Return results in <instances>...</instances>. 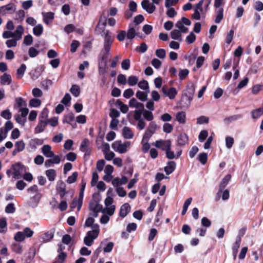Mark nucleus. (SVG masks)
I'll list each match as a JSON object with an SVG mask.
<instances>
[{
  "label": "nucleus",
  "instance_id": "obj_52",
  "mask_svg": "<svg viewBox=\"0 0 263 263\" xmlns=\"http://www.w3.org/2000/svg\"><path fill=\"white\" fill-rule=\"evenodd\" d=\"M14 118L16 122L22 125H24L27 121L26 118L23 117L20 115H14Z\"/></svg>",
  "mask_w": 263,
  "mask_h": 263
},
{
  "label": "nucleus",
  "instance_id": "obj_21",
  "mask_svg": "<svg viewBox=\"0 0 263 263\" xmlns=\"http://www.w3.org/2000/svg\"><path fill=\"white\" fill-rule=\"evenodd\" d=\"M176 167V163L174 161H169L167 166L164 167V171L167 175L172 173Z\"/></svg>",
  "mask_w": 263,
  "mask_h": 263
},
{
  "label": "nucleus",
  "instance_id": "obj_47",
  "mask_svg": "<svg viewBox=\"0 0 263 263\" xmlns=\"http://www.w3.org/2000/svg\"><path fill=\"white\" fill-rule=\"evenodd\" d=\"M12 249L13 251L17 254H21L22 252V246L17 243H13L12 245Z\"/></svg>",
  "mask_w": 263,
  "mask_h": 263
},
{
  "label": "nucleus",
  "instance_id": "obj_2",
  "mask_svg": "<svg viewBox=\"0 0 263 263\" xmlns=\"http://www.w3.org/2000/svg\"><path fill=\"white\" fill-rule=\"evenodd\" d=\"M26 171L25 167L20 162L16 163L12 165L11 168L7 170L6 174L9 177L13 175L14 179H18Z\"/></svg>",
  "mask_w": 263,
  "mask_h": 263
},
{
  "label": "nucleus",
  "instance_id": "obj_63",
  "mask_svg": "<svg viewBox=\"0 0 263 263\" xmlns=\"http://www.w3.org/2000/svg\"><path fill=\"white\" fill-rule=\"evenodd\" d=\"M66 158L68 161H74L77 158V154L73 152H69L66 154Z\"/></svg>",
  "mask_w": 263,
  "mask_h": 263
},
{
  "label": "nucleus",
  "instance_id": "obj_5",
  "mask_svg": "<svg viewBox=\"0 0 263 263\" xmlns=\"http://www.w3.org/2000/svg\"><path fill=\"white\" fill-rule=\"evenodd\" d=\"M157 128V125L155 122H150L143 136V141L148 140L155 133Z\"/></svg>",
  "mask_w": 263,
  "mask_h": 263
},
{
  "label": "nucleus",
  "instance_id": "obj_18",
  "mask_svg": "<svg viewBox=\"0 0 263 263\" xmlns=\"http://www.w3.org/2000/svg\"><path fill=\"white\" fill-rule=\"evenodd\" d=\"M188 142V136L186 134H180L177 138V144L180 146H183Z\"/></svg>",
  "mask_w": 263,
  "mask_h": 263
},
{
  "label": "nucleus",
  "instance_id": "obj_32",
  "mask_svg": "<svg viewBox=\"0 0 263 263\" xmlns=\"http://www.w3.org/2000/svg\"><path fill=\"white\" fill-rule=\"evenodd\" d=\"M252 117L253 119H256L263 115V108H258L253 110L251 111Z\"/></svg>",
  "mask_w": 263,
  "mask_h": 263
},
{
  "label": "nucleus",
  "instance_id": "obj_31",
  "mask_svg": "<svg viewBox=\"0 0 263 263\" xmlns=\"http://www.w3.org/2000/svg\"><path fill=\"white\" fill-rule=\"evenodd\" d=\"M146 91H141L140 90L136 92V97L141 101H145L147 99V94Z\"/></svg>",
  "mask_w": 263,
  "mask_h": 263
},
{
  "label": "nucleus",
  "instance_id": "obj_25",
  "mask_svg": "<svg viewBox=\"0 0 263 263\" xmlns=\"http://www.w3.org/2000/svg\"><path fill=\"white\" fill-rule=\"evenodd\" d=\"M231 178V176L230 174H228L222 179L219 185V192H221L227 186Z\"/></svg>",
  "mask_w": 263,
  "mask_h": 263
},
{
  "label": "nucleus",
  "instance_id": "obj_40",
  "mask_svg": "<svg viewBox=\"0 0 263 263\" xmlns=\"http://www.w3.org/2000/svg\"><path fill=\"white\" fill-rule=\"evenodd\" d=\"M14 239L15 241L18 242H22L25 239V234L23 232H17L14 237Z\"/></svg>",
  "mask_w": 263,
  "mask_h": 263
},
{
  "label": "nucleus",
  "instance_id": "obj_8",
  "mask_svg": "<svg viewBox=\"0 0 263 263\" xmlns=\"http://www.w3.org/2000/svg\"><path fill=\"white\" fill-rule=\"evenodd\" d=\"M141 6L142 8L149 13H153L156 9V7L148 0H143L141 3Z\"/></svg>",
  "mask_w": 263,
  "mask_h": 263
},
{
  "label": "nucleus",
  "instance_id": "obj_17",
  "mask_svg": "<svg viewBox=\"0 0 263 263\" xmlns=\"http://www.w3.org/2000/svg\"><path fill=\"white\" fill-rule=\"evenodd\" d=\"M127 181L128 179L126 176H123L121 178H115L112 181V184L115 187H118L120 185L126 184Z\"/></svg>",
  "mask_w": 263,
  "mask_h": 263
},
{
  "label": "nucleus",
  "instance_id": "obj_23",
  "mask_svg": "<svg viewBox=\"0 0 263 263\" xmlns=\"http://www.w3.org/2000/svg\"><path fill=\"white\" fill-rule=\"evenodd\" d=\"M181 32L177 29H174L171 32V38L175 40L182 41Z\"/></svg>",
  "mask_w": 263,
  "mask_h": 263
},
{
  "label": "nucleus",
  "instance_id": "obj_42",
  "mask_svg": "<svg viewBox=\"0 0 263 263\" xmlns=\"http://www.w3.org/2000/svg\"><path fill=\"white\" fill-rule=\"evenodd\" d=\"M82 202H81V204H80L79 200L77 198L73 199L72 202L71 203L70 205V207L71 209L78 208V210L79 211L82 205Z\"/></svg>",
  "mask_w": 263,
  "mask_h": 263
},
{
  "label": "nucleus",
  "instance_id": "obj_64",
  "mask_svg": "<svg viewBox=\"0 0 263 263\" xmlns=\"http://www.w3.org/2000/svg\"><path fill=\"white\" fill-rule=\"evenodd\" d=\"M134 94V92L131 88L126 89L123 93V96L126 99H129L132 97Z\"/></svg>",
  "mask_w": 263,
  "mask_h": 263
},
{
  "label": "nucleus",
  "instance_id": "obj_35",
  "mask_svg": "<svg viewBox=\"0 0 263 263\" xmlns=\"http://www.w3.org/2000/svg\"><path fill=\"white\" fill-rule=\"evenodd\" d=\"M240 241H241V238L238 237L235 241V243H234V245L233 247V252L234 259H235V258L236 257L238 249L240 246Z\"/></svg>",
  "mask_w": 263,
  "mask_h": 263
},
{
  "label": "nucleus",
  "instance_id": "obj_62",
  "mask_svg": "<svg viewBox=\"0 0 263 263\" xmlns=\"http://www.w3.org/2000/svg\"><path fill=\"white\" fill-rule=\"evenodd\" d=\"M15 211L14 205L12 203L8 204L5 209V211L7 213H13Z\"/></svg>",
  "mask_w": 263,
  "mask_h": 263
},
{
  "label": "nucleus",
  "instance_id": "obj_60",
  "mask_svg": "<svg viewBox=\"0 0 263 263\" xmlns=\"http://www.w3.org/2000/svg\"><path fill=\"white\" fill-rule=\"evenodd\" d=\"M209 119L208 117L202 116L197 118V123L198 124H202L203 123H208Z\"/></svg>",
  "mask_w": 263,
  "mask_h": 263
},
{
  "label": "nucleus",
  "instance_id": "obj_48",
  "mask_svg": "<svg viewBox=\"0 0 263 263\" xmlns=\"http://www.w3.org/2000/svg\"><path fill=\"white\" fill-rule=\"evenodd\" d=\"M78 176V174L77 172H74L72 174L69 176L67 179V182L69 184H71L75 181H76L77 178Z\"/></svg>",
  "mask_w": 263,
  "mask_h": 263
},
{
  "label": "nucleus",
  "instance_id": "obj_45",
  "mask_svg": "<svg viewBox=\"0 0 263 263\" xmlns=\"http://www.w3.org/2000/svg\"><path fill=\"white\" fill-rule=\"evenodd\" d=\"M41 104V101L39 99L33 98L30 100L29 106L32 107H36L39 106Z\"/></svg>",
  "mask_w": 263,
  "mask_h": 263
},
{
  "label": "nucleus",
  "instance_id": "obj_27",
  "mask_svg": "<svg viewBox=\"0 0 263 263\" xmlns=\"http://www.w3.org/2000/svg\"><path fill=\"white\" fill-rule=\"evenodd\" d=\"M138 29L130 26L127 32L126 37L128 40H133L136 35V30Z\"/></svg>",
  "mask_w": 263,
  "mask_h": 263
},
{
  "label": "nucleus",
  "instance_id": "obj_44",
  "mask_svg": "<svg viewBox=\"0 0 263 263\" xmlns=\"http://www.w3.org/2000/svg\"><path fill=\"white\" fill-rule=\"evenodd\" d=\"M7 221L6 219H0V233H5L7 231Z\"/></svg>",
  "mask_w": 263,
  "mask_h": 263
},
{
  "label": "nucleus",
  "instance_id": "obj_34",
  "mask_svg": "<svg viewBox=\"0 0 263 263\" xmlns=\"http://www.w3.org/2000/svg\"><path fill=\"white\" fill-rule=\"evenodd\" d=\"M26 69V66L24 64H23L21 65V66L17 70V77L18 79L22 78Z\"/></svg>",
  "mask_w": 263,
  "mask_h": 263
},
{
  "label": "nucleus",
  "instance_id": "obj_12",
  "mask_svg": "<svg viewBox=\"0 0 263 263\" xmlns=\"http://www.w3.org/2000/svg\"><path fill=\"white\" fill-rule=\"evenodd\" d=\"M162 91L163 94L167 96L170 99H173L177 93L176 88L174 87L170 88L167 90L164 87L162 88Z\"/></svg>",
  "mask_w": 263,
  "mask_h": 263
},
{
  "label": "nucleus",
  "instance_id": "obj_59",
  "mask_svg": "<svg viewBox=\"0 0 263 263\" xmlns=\"http://www.w3.org/2000/svg\"><path fill=\"white\" fill-rule=\"evenodd\" d=\"M189 71L187 69H181L180 70L179 73V79L181 80L184 79L186 76L189 74Z\"/></svg>",
  "mask_w": 263,
  "mask_h": 263
},
{
  "label": "nucleus",
  "instance_id": "obj_16",
  "mask_svg": "<svg viewBox=\"0 0 263 263\" xmlns=\"http://www.w3.org/2000/svg\"><path fill=\"white\" fill-rule=\"evenodd\" d=\"M130 211V206L127 203L123 204L120 210V216L123 218L125 217Z\"/></svg>",
  "mask_w": 263,
  "mask_h": 263
},
{
  "label": "nucleus",
  "instance_id": "obj_30",
  "mask_svg": "<svg viewBox=\"0 0 263 263\" xmlns=\"http://www.w3.org/2000/svg\"><path fill=\"white\" fill-rule=\"evenodd\" d=\"M138 86L141 89L146 91L147 93L149 92V85L147 81L143 80L140 81L138 83Z\"/></svg>",
  "mask_w": 263,
  "mask_h": 263
},
{
  "label": "nucleus",
  "instance_id": "obj_36",
  "mask_svg": "<svg viewBox=\"0 0 263 263\" xmlns=\"http://www.w3.org/2000/svg\"><path fill=\"white\" fill-rule=\"evenodd\" d=\"M43 31V27L41 24H38L33 28V34L36 36H40L42 34Z\"/></svg>",
  "mask_w": 263,
  "mask_h": 263
},
{
  "label": "nucleus",
  "instance_id": "obj_19",
  "mask_svg": "<svg viewBox=\"0 0 263 263\" xmlns=\"http://www.w3.org/2000/svg\"><path fill=\"white\" fill-rule=\"evenodd\" d=\"M89 209L92 212H100L102 206L95 200L91 201L89 203Z\"/></svg>",
  "mask_w": 263,
  "mask_h": 263
},
{
  "label": "nucleus",
  "instance_id": "obj_51",
  "mask_svg": "<svg viewBox=\"0 0 263 263\" xmlns=\"http://www.w3.org/2000/svg\"><path fill=\"white\" fill-rule=\"evenodd\" d=\"M25 144L22 140L17 141L15 144V148L17 149V151H23L25 148Z\"/></svg>",
  "mask_w": 263,
  "mask_h": 263
},
{
  "label": "nucleus",
  "instance_id": "obj_54",
  "mask_svg": "<svg viewBox=\"0 0 263 263\" xmlns=\"http://www.w3.org/2000/svg\"><path fill=\"white\" fill-rule=\"evenodd\" d=\"M89 140L87 139H84L82 142L80 149L81 151H85L86 149L89 148L88 147Z\"/></svg>",
  "mask_w": 263,
  "mask_h": 263
},
{
  "label": "nucleus",
  "instance_id": "obj_55",
  "mask_svg": "<svg viewBox=\"0 0 263 263\" xmlns=\"http://www.w3.org/2000/svg\"><path fill=\"white\" fill-rule=\"evenodd\" d=\"M208 136V132L207 130H201L199 135L198 138L200 142H203L205 140Z\"/></svg>",
  "mask_w": 263,
  "mask_h": 263
},
{
  "label": "nucleus",
  "instance_id": "obj_4",
  "mask_svg": "<svg viewBox=\"0 0 263 263\" xmlns=\"http://www.w3.org/2000/svg\"><path fill=\"white\" fill-rule=\"evenodd\" d=\"M99 234V226L97 225L93 230L88 231L86 236L84 239V243L87 246H91L94 241L97 238Z\"/></svg>",
  "mask_w": 263,
  "mask_h": 263
},
{
  "label": "nucleus",
  "instance_id": "obj_14",
  "mask_svg": "<svg viewBox=\"0 0 263 263\" xmlns=\"http://www.w3.org/2000/svg\"><path fill=\"white\" fill-rule=\"evenodd\" d=\"M42 153L47 158H52L54 156V152L51 150V147L48 144L44 145L42 147Z\"/></svg>",
  "mask_w": 263,
  "mask_h": 263
},
{
  "label": "nucleus",
  "instance_id": "obj_53",
  "mask_svg": "<svg viewBox=\"0 0 263 263\" xmlns=\"http://www.w3.org/2000/svg\"><path fill=\"white\" fill-rule=\"evenodd\" d=\"M208 155L205 153H201L198 156V160L203 165L206 163Z\"/></svg>",
  "mask_w": 263,
  "mask_h": 263
},
{
  "label": "nucleus",
  "instance_id": "obj_56",
  "mask_svg": "<svg viewBox=\"0 0 263 263\" xmlns=\"http://www.w3.org/2000/svg\"><path fill=\"white\" fill-rule=\"evenodd\" d=\"M196 36L193 32H191L190 34L186 36V41L188 44L193 43L196 40Z\"/></svg>",
  "mask_w": 263,
  "mask_h": 263
},
{
  "label": "nucleus",
  "instance_id": "obj_28",
  "mask_svg": "<svg viewBox=\"0 0 263 263\" xmlns=\"http://www.w3.org/2000/svg\"><path fill=\"white\" fill-rule=\"evenodd\" d=\"M0 78L2 85H9L11 83V78L10 74L4 73Z\"/></svg>",
  "mask_w": 263,
  "mask_h": 263
},
{
  "label": "nucleus",
  "instance_id": "obj_58",
  "mask_svg": "<svg viewBox=\"0 0 263 263\" xmlns=\"http://www.w3.org/2000/svg\"><path fill=\"white\" fill-rule=\"evenodd\" d=\"M156 55L160 59H164L165 57V50L163 49H159L156 51Z\"/></svg>",
  "mask_w": 263,
  "mask_h": 263
},
{
  "label": "nucleus",
  "instance_id": "obj_15",
  "mask_svg": "<svg viewBox=\"0 0 263 263\" xmlns=\"http://www.w3.org/2000/svg\"><path fill=\"white\" fill-rule=\"evenodd\" d=\"M24 29L22 25L17 26L16 30L12 32L13 38L17 41L20 40L22 37V35L24 33Z\"/></svg>",
  "mask_w": 263,
  "mask_h": 263
},
{
  "label": "nucleus",
  "instance_id": "obj_3",
  "mask_svg": "<svg viewBox=\"0 0 263 263\" xmlns=\"http://www.w3.org/2000/svg\"><path fill=\"white\" fill-rule=\"evenodd\" d=\"M130 145V143L129 141L122 142L121 140H117L113 142L111 147L115 152L120 154H124L127 152Z\"/></svg>",
  "mask_w": 263,
  "mask_h": 263
},
{
  "label": "nucleus",
  "instance_id": "obj_43",
  "mask_svg": "<svg viewBox=\"0 0 263 263\" xmlns=\"http://www.w3.org/2000/svg\"><path fill=\"white\" fill-rule=\"evenodd\" d=\"M115 209L116 206L115 205L105 206V210H104L102 212L103 213H104L105 211L106 213L109 216H111L114 214Z\"/></svg>",
  "mask_w": 263,
  "mask_h": 263
},
{
  "label": "nucleus",
  "instance_id": "obj_20",
  "mask_svg": "<svg viewBox=\"0 0 263 263\" xmlns=\"http://www.w3.org/2000/svg\"><path fill=\"white\" fill-rule=\"evenodd\" d=\"M43 21L46 24H49L54 18V13L51 12H42Z\"/></svg>",
  "mask_w": 263,
  "mask_h": 263
},
{
  "label": "nucleus",
  "instance_id": "obj_10",
  "mask_svg": "<svg viewBox=\"0 0 263 263\" xmlns=\"http://www.w3.org/2000/svg\"><path fill=\"white\" fill-rule=\"evenodd\" d=\"M129 106L130 107L136 108V110H144V106L143 104L138 102L135 98H132L129 101Z\"/></svg>",
  "mask_w": 263,
  "mask_h": 263
},
{
  "label": "nucleus",
  "instance_id": "obj_7",
  "mask_svg": "<svg viewBox=\"0 0 263 263\" xmlns=\"http://www.w3.org/2000/svg\"><path fill=\"white\" fill-rule=\"evenodd\" d=\"M155 146L158 148L162 149L163 151H166L171 148V141L170 140H157L155 142Z\"/></svg>",
  "mask_w": 263,
  "mask_h": 263
},
{
  "label": "nucleus",
  "instance_id": "obj_22",
  "mask_svg": "<svg viewBox=\"0 0 263 263\" xmlns=\"http://www.w3.org/2000/svg\"><path fill=\"white\" fill-rule=\"evenodd\" d=\"M122 135L124 138L129 139L133 138L134 133L132 129L128 127H124L122 130Z\"/></svg>",
  "mask_w": 263,
  "mask_h": 263
},
{
  "label": "nucleus",
  "instance_id": "obj_61",
  "mask_svg": "<svg viewBox=\"0 0 263 263\" xmlns=\"http://www.w3.org/2000/svg\"><path fill=\"white\" fill-rule=\"evenodd\" d=\"M76 27L73 24H68L66 25L64 30V31L66 32L67 34H69L70 33L74 31L75 30Z\"/></svg>",
  "mask_w": 263,
  "mask_h": 263
},
{
  "label": "nucleus",
  "instance_id": "obj_26",
  "mask_svg": "<svg viewBox=\"0 0 263 263\" xmlns=\"http://www.w3.org/2000/svg\"><path fill=\"white\" fill-rule=\"evenodd\" d=\"M116 105L120 109V111L123 114H126L128 111V106L126 104H124L120 100H117Z\"/></svg>",
  "mask_w": 263,
  "mask_h": 263
},
{
  "label": "nucleus",
  "instance_id": "obj_50",
  "mask_svg": "<svg viewBox=\"0 0 263 263\" xmlns=\"http://www.w3.org/2000/svg\"><path fill=\"white\" fill-rule=\"evenodd\" d=\"M234 143V140L233 138L227 136L226 137V145L228 148H231Z\"/></svg>",
  "mask_w": 263,
  "mask_h": 263
},
{
  "label": "nucleus",
  "instance_id": "obj_46",
  "mask_svg": "<svg viewBox=\"0 0 263 263\" xmlns=\"http://www.w3.org/2000/svg\"><path fill=\"white\" fill-rule=\"evenodd\" d=\"M263 90V85L256 84L253 86L252 92L254 95H257L258 92Z\"/></svg>",
  "mask_w": 263,
  "mask_h": 263
},
{
  "label": "nucleus",
  "instance_id": "obj_33",
  "mask_svg": "<svg viewBox=\"0 0 263 263\" xmlns=\"http://www.w3.org/2000/svg\"><path fill=\"white\" fill-rule=\"evenodd\" d=\"M217 14L215 19V22L216 23H219L223 19V8H219L216 11Z\"/></svg>",
  "mask_w": 263,
  "mask_h": 263
},
{
  "label": "nucleus",
  "instance_id": "obj_13",
  "mask_svg": "<svg viewBox=\"0 0 263 263\" xmlns=\"http://www.w3.org/2000/svg\"><path fill=\"white\" fill-rule=\"evenodd\" d=\"M47 122L46 120L40 119L37 126L34 128V133L39 134L43 132L47 125Z\"/></svg>",
  "mask_w": 263,
  "mask_h": 263
},
{
  "label": "nucleus",
  "instance_id": "obj_9",
  "mask_svg": "<svg viewBox=\"0 0 263 263\" xmlns=\"http://www.w3.org/2000/svg\"><path fill=\"white\" fill-rule=\"evenodd\" d=\"M56 190L61 198H63L66 194V185L64 182L60 181L58 182Z\"/></svg>",
  "mask_w": 263,
  "mask_h": 263
},
{
  "label": "nucleus",
  "instance_id": "obj_49",
  "mask_svg": "<svg viewBox=\"0 0 263 263\" xmlns=\"http://www.w3.org/2000/svg\"><path fill=\"white\" fill-rule=\"evenodd\" d=\"M240 118H241L240 115H234L229 117H226L224 119V122L226 124H228L231 122L236 120Z\"/></svg>",
  "mask_w": 263,
  "mask_h": 263
},
{
  "label": "nucleus",
  "instance_id": "obj_11",
  "mask_svg": "<svg viewBox=\"0 0 263 263\" xmlns=\"http://www.w3.org/2000/svg\"><path fill=\"white\" fill-rule=\"evenodd\" d=\"M15 5L10 4L0 7V13L3 15L7 13H11L15 12Z\"/></svg>",
  "mask_w": 263,
  "mask_h": 263
},
{
  "label": "nucleus",
  "instance_id": "obj_38",
  "mask_svg": "<svg viewBox=\"0 0 263 263\" xmlns=\"http://www.w3.org/2000/svg\"><path fill=\"white\" fill-rule=\"evenodd\" d=\"M71 93L76 97L79 96L80 93V88L78 85H73L70 89Z\"/></svg>",
  "mask_w": 263,
  "mask_h": 263
},
{
  "label": "nucleus",
  "instance_id": "obj_57",
  "mask_svg": "<svg viewBox=\"0 0 263 263\" xmlns=\"http://www.w3.org/2000/svg\"><path fill=\"white\" fill-rule=\"evenodd\" d=\"M79 45L80 43L78 41L73 40L70 45V51L73 53L76 52Z\"/></svg>",
  "mask_w": 263,
  "mask_h": 263
},
{
  "label": "nucleus",
  "instance_id": "obj_29",
  "mask_svg": "<svg viewBox=\"0 0 263 263\" xmlns=\"http://www.w3.org/2000/svg\"><path fill=\"white\" fill-rule=\"evenodd\" d=\"M45 174L50 181H53L56 177V172L54 169H49L46 171Z\"/></svg>",
  "mask_w": 263,
  "mask_h": 263
},
{
  "label": "nucleus",
  "instance_id": "obj_1",
  "mask_svg": "<svg viewBox=\"0 0 263 263\" xmlns=\"http://www.w3.org/2000/svg\"><path fill=\"white\" fill-rule=\"evenodd\" d=\"M113 41L114 38L112 36L111 33L108 30H106L104 32L103 47L99 55V60L101 61V63L102 62H104L105 65H106Z\"/></svg>",
  "mask_w": 263,
  "mask_h": 263
},
{
  "label": "nucleus",
  "instance_id": "obj_39",
  "mask_svg": "<svg viewBox=\"0 0 263 263\" xmlns=\"http://www.w3.org/2000/svg\"><path fill=\"white\" fill-rule=\"evenodd\" d=\"M175 26L182 33H186L188 31V28L184 26V24L180 21L177 22Z\"/></svg>",
  "mask_w": 263,
  "mask_h": 263
},
{
  "label": "nucleus",
  "instance_id": "obj_24",
  "mask_svg": "<svg viewBox=\"0 0 263 263\" xmlns=\"http://www.w3.org/2000/svg\"><path fill=\"white\" fill-rule=\"evenodd\" d=\"M186 114L184 111H181L177 112L176 115V120L180 124H184L185 123Z\"/></svg>",
  "mask_w": 263,
  "mask_h": 263
},
{
  "label": "nucleus",
  "instance_id": "obj_41",
  "mask_svg": "<svg viewBox=\"0 0 263 263\" xmlns=\"http://www.w3.org/2000/svg\"><path fill=\"white\" fill-rule=\"evenodd\" d=\"M142 115L147 121H152L154 119V116L151 111L144 110Z\"/></svg>",
  "mask_w": 263,
  "mask_h": 263
},
{
  "label": "nucleus",
  "instance_id": "obj_37",
  "mask_svg": "<svg viewBox=\"0 0 263 263\" xmlns=\"http://www.w3.org/2000/svg\"><path fill=\"white\" fill-rule=\"evenodd\" d=\"M128 84L130 86L136 85L138 83V78L135 76H131L128 78Z\"/></svg>",
  "mask_w": 263,
  "mask_h": 263
},
{
  "label": "nucleus",
  "instance_id": "obj_6",
  "mask_svg": "<svg viewBox=\"0 0 263 263\" xmlns=\"http://www.w3.org/2000/svg\"><path fill=\"white\" fill-rule=\"evenodd\" d=\"M106 26V18L105 16L101 15L99 18V22L95 28V32L97 34H100L102 32L104 33L105 28Z\"/></svg>",
  "mask_w": 263,
  "mask_h": 263
}]
</instances>
